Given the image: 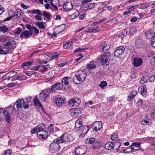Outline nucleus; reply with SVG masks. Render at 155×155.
Masks as SVG:
<instances>
[{
    "label": "nucleus",
    "instance_id": "obj_22",
    "mask_svg": "<svg viewBox=\"0 0 155 155\" xmlns=\"http://www.w3.org/2000/svg\"><path fill=\"white\" fill-rule=\"evenodd\" d=\"M150 140L152 142L150 146L151 150H154L155 149V138L150 137H147V140Z\"/></svg>",
    "mask_w": 155,
    "mask_h": 155
},
{
    "label": "nucleus",
    "instance_id": "obj_12",
    "mask_svg": "<svg viewBox=\"0 0 155 155\" xmlns=\"http://www.w3.org/2000/svg\"><path fill=\"white\" fill-rule=\"evenodd\" d=\"M63 86L61 83H56L51 86V91L53 93L56 90H61L63 89Z\"/></svg>",
    "mask_w": 155,
    "mask_h": 155
},
{
    "label": "nucleus",
    "instance_id": "obj_33",
    "mask_svg": "<svg viewBox=\"0 0 155 155\" xmlns=\"http://www.w3.org/2000/svg\"><path fill=\"white\" fill-rule=\"evenodd\" d=\"M101 145V143L98 141H96L94 143L92 147L94 149L98 148Z\"/></svg>",
    "mask_w": 155,
    "mask_h": 155
},
{
    "label": "nucleus",
    "instance_id": "obj_25",
    "mask_svg": "<svg viewBox=\"0 0 155 155\" xmlns=\"http://www.w3.org/2000/svg\"><path fill=\"white\" fill-rule=\"evenodd\" d=\"M42 134H39L38 133H37V135L40 138L42 139H45L47 138L48 137V133L47 132L44 131L43 132Z\"/></svg>",
    "mask_w": 155,
    "mask_h": 155
},
{
    "label": "nucleus",
    "instance_id": "obj_34",
    "mask_svg": "<svg viewBox=\"0 0 155 155\" xmlns=\"http://www.w3.org/2000/svg\"><path fill=\"white\" fill-rule=\"evenodd\" d=\"M8 29L6 27L5 25H4L3 26H0V31H2L5 33L8 31Z\"/></svg>",
    "mask_w": 155,
    "mask_h": 155
},
{
    "label": "nucleus",
    "instance_id": "obj_60",
    "mask_svg": "<svg viewBox=\"0 0 155 155\" xmlns=\"http://www.w3.org/2000/svg\"><path fill=\"white\" fill-rule=\"evenodd\" d=\"M155 54V52L154 51H151L148 53L147 54V57L148 58H150Z\"/></svg>",
    "mask_w": 155,
    "mask_h": 155
},
{
    "label": "nucleus",
    "instance_id": "obj_32",
    "mask_svg": "<svg viewBox=\"0 0 155 155\" xmlns=\"http://www.w3.org/2000/svg\"><path fill=\"white\" fill-rule=\"evenodd\" d=\"M143 41L139 38H137L135 41V44L136 47L140 48L142 46Z\"/></svg>",
    "mask_w": 155,
    "mask_h": 155
},
{
    "label": "nucleus",
    "instance_id": "obj_20",
    "mask_svg": "<svg viewBox=\"0 0 155 155\" xmlns=\"http://www.w3.org/2000/svg\"><path fill=\"white\" fill-rule=\"evenodd\" d=\"M63 8L67 11H70L73 8V6L71 2H66L63 5Z\"/></svg>",
    "mask_w": 155,
    "mask_h": 155
},
{
    "label": "nucleus",
    "instance_id": "obj_11",
    "mask_svg": "<svg viewBox=\"0 0 155 155\" xmlns=\"http://www.w3.org/2000/svg\"><path fill=\"white\" fill-rule=\"evenodd\" d=\"M92 129L97 132L100 130L102 128V124L101 121H97L94 123L92 126Z\"/></svg>",
    "mask_w": 155,
    "mask_h": 155
},
{
    "label": "nucleus",
    "instance_id": "obj_37",
    "mask_svg": "<svg viewBox=\"0 0 155 155\" xmlns=\"http://www.w3.org/2000/svg\"><path fill=\"white\" fill-rule=\"evenodd\" d=\"M36 24L39 28L41 29H45V27L44 25V22H43L37 21Z\"/></svg>",
    "mask_w": 155,
    "mask_h": 155
},
{
    "label": "nucleus",
    "instance_id": "obj_35",
    "mask_svg": "<svg viewBox=\"0 0 155 155\" xmlns=\"http://www.w3.org/2000/svg\"><path fill=\"white\" fill-rule=\"evenodd\" d=\"M73 42L70 41L66 43L63 46L64 48L67 49L71 47L73 45Z\"/></svg>",
    "mask_w": 155,
    "mask_h": 155
},
{
    "label": "nucleus",
    "instance_id": "obj_15",
    "mask_svg": "<svg viewBox=\"0 0 155 155\" xmlns=\"http://www.w3.org/2000/svg\"><path fill=\"white\" fill-rule=\"evenodd\" d=\"M86 151V149L80 147H77L75 149V152L76 155H84Z\"/></svg>",
    "mask_w": 155,
    "mask_h": 155
},
{
    "label": "nucleus",
    "instance_id": "obj_42",
    "mask_svg": "<svg viewBox=\"0 0 155 155\" xmlns=\"http://www.w3.org/2000/svg\"><path fill=\"white\" fill-rule=\"evenodd\" d=\"M136 28L135 27H131L129 30V33L131 35H133L136 32Z\"/></svg>",
    "mask_w": 155,
    "mask_h": 155
},
{
    "label": "nucleus",
    "instance_id": "obj_57",
    "mask_svg": "<svg viewBox=\"0 0 155 155\" xmlns=\"http://www.w3.org/2000/svg\"><path fill=\"white\" fill-rule=\"evenodd\" d=\"M140 145V142H135L132 143L131 146L136 147L137 148H138L139 149V147Z\"/></svg>",
    "mask_w": 155,
    "mask_h": 155
},
{
    "label": "nucleus",
    "instance_id": "obj_51",
    "mask_svg": "<svg viewBox=\"0 0 155 155\" xmlns=\"http://www.w3.org/2000/svg\"><path fill=\"white\" fill-rule=\"evenodd\" d=\"M107 84L106 81H103L101 82L99 86L101 88H104L107 86Z\"/></svg>",
    "mask_w": 155,
    "mask_h": 155
},
{
    "label": "nucleus",
    "instance_id": "obj_44",
    "mask_svg": "<svg viewBox=\"0 0 155 155\" xmlns=\"http://www.w3.org/2000/svg\"><path fill=\"white\" fill-rule=\"evenodd\" d=\"M10 78L15 76L17 74V72L14 71H11L8 73Z\"/></svg>",
    "mask_w": 155,
    "mask_h": 155
},
{
    "label": "nucleus",
    "instance_id": "obj_43",
    "mask_svg": "<svg viewBox=\"0 0 155 155\" xmlns=\"http://www.w3.org/2000/svg\"><path fill=\"white\" fill-rule=\"evenodd\" d=\"M34 103L35 105L37 106L40 107L41 106V104L39 101V99L37 97H35L34 100Z\"/></svg>",
    "mask_w": 155,
    "mask_h": 155
},
{
    "label": "nucleus",
    "instance_id": "obj_5",
    "mask_svg": "<svg viewBox=\"0 0 155 155\" xmlns=\"http://www.w3.org/2000/svg\"><path fill=\"white\" fill-rule=\"evenodd\" d=\"M25 104V101L22 99L18 100L14 104V110L15 111L20 110Z\"/></svg>",
    "mask_w": 155,
    "mask_h": 155
},
{
    "label": "nucleus",
    "instance_id": "obj_28",
    "mask_svg": "<svg viewBox=\"0 0 155 155\" xmlns=\"http://www.w3.org/2000/svg\"><path fill=\"white\" fill-rule=\"evenodd\" d=\"M14 110V107L10 106L9 107H7L6 108V110H4L3 111V114H5V113L8 114H11L13 112V110Z\"/></svg>",
    "mask_w": 155,
    "mask_h": 155
},
{
    "label": "nucleus",
    "instance_id": "obj_38",
    "mask_svg": "<svg viewBox=\"0 0 155 155\" xmlns=\"http://www.w3.org/2000/svg\"><path fill=\"white\" fill-rule=\"evenodd\" d=\"M62 135L60 137H58L56 139H55L54 140V142H56L58 143V144L59 143H64L63 141H62Z\"/></svg>",
    "mask_w": 155,
    "mask_h": 155
},
{
    "label": "nucleus",
    "instance_id": "obj_61",
    "mask_svg": "<svg viewBox=\"0 0 155 155\" xmlns=\"http://www.w3.org/2000/svg\"><path fill=\"white\" fill-rule=\"evenodd\" d=\"M39 15H36L35 16V18L36 20L41 21L42 20V17Z\"/></svg>",
    "mask_w": 155,
    "mask_h": 155
},
{
    "label": "nucleus",
    "instance_id": "obj_46",
    "mask_svg": "<svg viewBox=\"0 0 155 155\" xmlns=\"http://www.w3.org/2000/svg\"><path fill=\"white\" fill-rule=\"evenodd\" d=\"M18 83H17L12 82L8 84V86L9 87H12L19 85Z\"/></svg>",
    "mask_w": 155,
    "mask_h": 155
},
{
    "label": "nucleus",
    "instance_id": "obj_63",
    "mask_svg": "<svg viewBox=\"0 0 155 155\" xmlns=\"http://www.w3.org/2000/svg\"><path fill=\"white\" fill-rule=\"evenodd\" d=\"M53 0H51V5L55 8L56 10H58V8L57 7L56 5L55 4L53 3Z\"/></svg>",
    "mask_w": 155,
    "mask_h": 155
},
{
    "label": "nucleus",
    "instance_id": "obj_4",
    "mask_svg": "<svg viewBox=\"0 0 155 155\" xmlns=\"http://www.w3.org/2000/svg\"><path fill=\"white\" fill-rule=\"evenodd\" d=\"M51 90L50 88L45 89L41 92L40 94V99L44 101H45L49 97L51 92Z\"/></svg>",
    "mask_w": 155,
    "mask_h": 155
},
{
    "label": "nucleus",
    "instance_id": "obj_6",
    "mask_svg": "<svg viewBox=\"0 0 155 155\" xmlns=\"http://www.w3.org/2000/svg\"><path fill=\"white\" fill-rule=\"evenodd\" d=\"M60 149L59 144L56 142L51 143L49 146V151L51 153L58 151Z\"/></svg>",
    "mask_w": 155,
    "mask_h": 155
},
{
    "label": "nucleus",
    "instance_id": "obj_23",
    "mask_svg": "<svg viewBox=\"0 0 155 155\" xmlns=\"http://www.w3.org/2000/svg\"><path fill=\"white\" fill-rule=\"evenodd\" d=\"M31 98L32 97L31 96H29L26 98V101L25 103V104L23 105V107L25 109L28 108L29 105L31 106Z\"/></svg>",
    "mask_w": 155,
    "mask_h": 155
},
{
    "label": "nucleus",
    "instance_id": "obj_29",
    "mask_svg": "<svg viewBox=\"0 0 155 155\" xmlns=\"http://www.w3.org/2000/svg\"><path fill=\"white\" fill-rule=\"evenodd\" d=\"M28 13L33 14H37L39 15L42 16L41 11L39 9H33V10H29L28 11Z\"/></svg>",
    "mask_w": 155,
    "mask_h": 155
},
{
    "label": "nucleus",
    "instance_id": "obj_58",
    "mask_svg": "<svg viewBox=\"0 0 155 155\" xmlns=\"http://www.w3.org/2000/svg\"><path fill=\"white\" fill-rule=\"evenodd\" d=\"M54 125L53 124H51L48 127L49 131L51 133H53L54 131L53 128L52 127Z\"/></svg>",
    "mask_w": 155,
    "mask_h": 155
},
{
    "label": "nucleus",
    "instance_id": "obj_40",
    "mask_svg": "<svg viewBox=\"0 0 155 155\" xmlns=\"http://www.w3.org/2000/svg\"><path fill=\"white\" fill-rule=\"evenodd\" d=\"M21 14V10L18 9L16 10V12L14 13V17L15 16L17 17H19Z\"/></svg>",
    "mask_w": 155,
    "mask_h": 155
},
{
    "label": "nucleus",
    "instance_id": "obj_21",
    "mask_svg": "<svg viewBox=\"0 0 155 155\" xmlns=\"http://www.w3.org/2000/svg\"><path fill=\"white\" fill-rule=\"evenodd\" d=\"M138 90L139 93L143 96L145 95L147 92V88L145 85L140 86Z\"/></svg>",
    "mask_w": 155,
    "mask_h": 155
},
{
    "label": "nucleus",
    "instance_id": "obj_19",
    "mask_svg": "<svg viewBox=\"0 0 155 155\" xmlns=\"http://www.w3.org/2000/svg\"><path fill=\"white\" fill-rule=\"evenodd\" d=\"M100 47L102 48L103 51L105 52L110 48V45L107 42H104L100 45Z\"/></svg>",
    "mask_w": 155,
    "mask_h": 155
},
{
    "label": "nucleus",
    "instance_id": "obj_31",
    "mask_svg": "<svg viewBox=\"0 0 155 155\" xmlns=\"http://www.w3.org/2000/svg\"><path fill=\"white\" fill-rule=\"evenodd\" d=\"M63 101V99H62L60 97L57 98L55 100V103L58 106L61 105Z\"/></svg>",
    "mask_w": 155,
    "mask_h": 155
},
{
    "label": "nucleus",
    "instance_id": "obj_30",
    "mask_svg": "<svg viewBox=\"0 0 155 155\" xmlns=\"http://www.w3.org/2000/svg\"><path fill=\"white\" fill-rule=\"evenodd\" d=\"M154 33L155 32L153 31H148L146 34V37L147 38H151V39L153 38V36H154Z\"/></svg>",
    "mask_w": 155,
    "mask_h": 155
},
{
    "label": "nucleus",
    "instance_id": "obj_1",
    "mask_svg": "<svg viewBox=\"0 0 155 155\" xmlns=\"http://www.w3.org/2000/svg\"><path fill=\"white\" fill-rule=\"evenodd\" d=\"M0 41L4 43L8 49H14L16 47V42L12 37L7 35L0 36Z\"/></svg>",
    "mask_w": 155,
    "mask_h": 155
},
{
    "label": "nucleus",
    "instance_id": "obj_59",
    "mask_svg": "<svg viewBox=\"0 0 155 155\" xmlns=\"http://www.w3.org/2000/svg\"><path fill=\"white\" fill-rule=\"evenodd\" d=\"M3 79L4 80H7L8 81L10 80V77L8 73L4 75L3 77Z\"/></svg>",
    "mask_w": 155,
    "mask_h": 155
},
{
    "label": "nucleus",
    "instance_id": "obj_39",
    "mask_svg": "<svg viewBox=\"0 0 155 155\" xmlns=\"http://www.w3.org/2000/svg\"><path fill=\"white\" fill-rule=\"evenodd\" d=\"M100 30H101V28H100L99 27H97L96 28L89 29V31H88V32H96L99 31Z\"/></svg>",
    "mask_w": 155,
    "mask_h": 155
},
{
    "label": "nucleus",
    "instance_id": "obj_47",
    "mask_svg": "<svg viewBox=\"0 0 155 155\" xmlns=\"http://www.w3.org/2000/svg\"><path fill=\"white\" fill-rule=\"evenodd\" d=\"M147 82V79L145 77H143L140 81V83L141 84H144Z\"/></svg>",
    "mask_w": 155,
    "mask_h": 155
},
{
    "label": "nucleus",
    "instance_id": "obj_3",
    "mask_svg": "<svg viewBox=\"0 0 155 155\" xmlns=\"http://www.w3.org/2000/svg\"><path fill=\"white\" fill-rule=\"evenodd\" d=\"M112 58L111 54L109 52L106 53L102 55L99 56L97 58V60L102 65H109V60Z\"/></svg>",
    "mask_w": 155,
    "mask_h": 155
},
{
    "label": "nucleus",
    "instance_id": "obj_8",
    "mask_svg": "<svg viewBox=\"0 0 155 155\" xmlns=\"http://www.w3.org/2000/svg\"><path fill=\"white\" fill-rule=\"evenodd\" d=\"M45 128V125L44 124H41L35 127L34 128L30 131L31 134H34L36 132H40L44 131V130Z\"/></svg>",
    "mask_w": 155,
    "mask_h": 155
},
{
    "label": "nucleus",
    "instance_id": "obj_53",
    "mask_svg": "<svg viewBox=\"0 0 155 155\" xmlns=\"http://www.w3.org/2000/svg\"><path fill=\"white\" fill-rule=\"evenodd\" d=\"M10 114H7L6 113H5V114H4V115H5V119L6 121L7 122H9V120L10 119Z\"/></svg>",
    "mask_w": 155,
    "mask_h": 155
},
{
    "label": "nucleus",
    "instance_id": "obj_36",
    "mask_svg": "<svg viewBox=\"0 0 155 155\" xmlns=\"http://www.w3.org/2000/svg\"><path fill=\"white\" fill-rule=\"evenodd\" d=\"M141 123L143 125H149L151 124V122L147 120H143L141 121Z\"/></svg>",
    "mask_w": 155,
    "mask_h": 155
},
{
    "label": "nucleus",
    "instance_id": "obj_62",
    "mask_svg": "<svg viewBox=\"0 0 155 155\" xmlns=\"http://www.w3.org/2000/svg\"><path fill=\"white\" fill-rule=\"evenodd\" d=\"M33 26H32L30 25H27L26 27L29 30V32H32V29Z\"/></svg>",
    "mask_w": 155,
    "mask_h": 155
},
{
    "label": "nucleus",
    "instance_id": "obj_41",
    "mask_svg": "<svg viewBox=\"0 0 155 155\" xmlns=\"http://www.w3.org/2000/svg\"><path fill=\"white\" fill-rule=\"evenodd\" d=\"M62 140H63V141L64 142H66L67 141H68V134H62Z\"/></svg>",
    "mask_w": 155,
    "mask_h": 155
},
{
    "label": "nucleus",
    "instance_id": "obj_56",
    "mask_svg": "<svg viewBox=\"0 0 155 155\" xmlns=\"http://www.w3.org/2000/svg\"><path fill=\"white\" fill-rule=\"evenodd\" d=\"M128 32L127 30L126 29L124 30L121 32V35L122 38H123L127 35V33Z\"/></svg>",
    "mask_w": 155,
    "mask_h": 155
},
{
    "label": "nucleus",
    "instance_id": "obj_17",
    "mask_svg": "<svg viewBox=\"0 0 155 155\" xmlns=\"http://www.w3.org/2000/svg\"><path fill=\"white\" fill-rule=\"evenodd\" d=\"M114 143L113 142H109L107 143L105 145V147L107 150H111L115 148V149H117L118 148L116 147V145L114 144Z\"/></svg>",
    "mask_w": 155,
    "mask_h": 155
},
{
    "label": "nucleus",
    "instance_id": "obj_50",
    "mask_svg": "<svg viewBox=\"0 0 155 155\" xmlns=\"http://www.w3.org/2000/svg\"><path fill=\"white\" fill-rule=\"evenodd\" d=\"M17 79L20 81H22L26 79L27 77L25 76H17Z\"/></svg>",
    "mask_w": 155,
    "mask_h": 155
},
{
    "label": "nucleus",
    "instance_id": "obj_2",
    "mask_svg": "<svg viewBox=\"0 0 155 155\" xmlns=\"http://www.w3.org/2000/svg\"><path fill=\"white\" fill-rule=\"evenodd\" d=\"M87 76L86 72L82 70L77 72L75 76L73 78V81L76 84H78L79 82H83Z\"/></svg>",
    "mask_w": 155,
    "mask_h": 155
},
{
    "label": "nucleus",
    "instance_id": "obj_27",
    "mask_svg": "<svg viewBox=\"0 0 155 155\" xmlns=\"http://www.w3.org/2000/svg\"><path fill=\"white\" fill-rule=\"evenodd\" d=\"M71 78L68 77H65L62 80V86L64 85H68L69 84L70 79Z\"/></svg>",
    "mask_w": 155,
    "mask_h": 155
},
{
    "label": "nucleus",
    "instance_id": "obj_49",
    "mask_svg": "<svg viewBox=\"0 0 155 155\" xmlns=\"http://www.w3.org/2000/svg\"><path fill=\"white\" fill-rule=\"evenodd\" d=\"M151 45L154 48H155V31L154 34V36H153V38L151 40Z\"/></svg>",
    "mask_w": 155,
    "mask_h": 155
},
{
    "label": "nucleus",
    "instance_id": "obj_48",
    "mask_svg": "<svg viewBox=\"0 0 155 155\" xmlns=\"http://www.w3.org/2000/svg\"><path fill=\"white\" fill-rule=\"evenodd\" d=\"M95 6L94 3H88V10L91 9L93 8Z\"/></svg>",
    "mask_w": 155,
    "mask_h": 155
},
{
    "label": "nucleus",
    "instance_id": "obj_64",
    "mask_svg": "<svg viewBox=\"0 0 155 155\" xmlns=\"http://www.w3.org/2000/svg\"><path fill=\"white\" fill-rule=\"evenodd\" d=\"M150 62L152 65L155 66V56L152 58L150 60Z\"/></svg>",
    "mask_w": 155,
    "mask_h": 155
},
{
    "label": "nucleus",
    "instance_id": "obj_18",
    "mask_svg": "<svg viewBox=\"0 0 155 155\" xmlns=\"http://www.w3.org/2000/svg\"><path fill=\"white\" fill-rule=\"evenodd\" d=\"M9 50L4 43L3 46H0V54H5L9 52Z\"/></svg>",
    "mask_w": 155,
    "mask_h": 155
},
{
    "label": "nucleus",
    "instance_id": "obj_16",
    "mask_svg": "<svg viewBox=\"0 0 155 155\" xmlns=\"http://www.w3.org/2000/svg\"><path fill=\"white\" fill-rule=\"evenodd\" d=\"M33 34V32H31L28 30L23 31L20 35L21 38H29L30 36H31Z\"/></svg>",
    "mask_w": 155,
    "mask_h": 155
},
{
    "label": "nucleus",
    "instance_id": "obj_55",
    "mask_svg": "<svg viewBox=\"0 0 155 155\" xmlns=\"http://www.w3.org/2000/svg\"><path fill=\"white\" fill-rule=\"evenodd\" d=\"M75 127L76 128H80L81 127V129H83V128H84V126H81V125L78 124V122H75Z\"/></svg>",
    "mask_w": 155,
    "mask_h": 155
},
{
    "label": "nucleus",
    "instance_id": "obj_24",
    "mask_svg": "<svg viewBox=\"0 0 155 155\" xmlns=\"http://www.w3.org/2000/svg\"><path fill=\"white\" fill-rule=\"evenodd\" d=\"M137 91H132L129 94L128 97V101H130L133 100L137 95Z\"/></svg>",
    "mask_w": 155,
    "mask_h": 155
},
{
    "label": "nucleus",
    "instance_id": "obj_14",
    "mask_svg": "<svg viewBox=\"0 0 155 155\" xmlns=\"http://www.w3.org/2000/svg\"><path fill=\"white\" fill-rule=\"evenodd\" d=\"M81 111V109L80 108H76L71 109L70 112L71 113V115L76 117L79 115Z\"/></svg>",
    "mask_w": 155,
    "mask_h": 155
},
{
    "label": "nucleus",
    "instance_id": "obj_54",
    "mask_svg": "<svg viewBox=\"0 0 155 155\" xmlns=\"http://www.w3.org/2000/svg\"><path fill=\"white\" fill-rule=\"evenodd\" d=\"M22 31V29L21 27H18L16 29V31L15 32V35H18Z\"/></svg>",
    "mask_w": 155,
    "mask_h": 155
},
{
    "label": "nucleus",
    "instance_id": "obj_13",
    "mask_svg": "<svg viewBox=\"0 0 155 155\" xmlns=\"http://www.w3.org/2000/svg\"><path fill=\"white\" fill-rule=\"evenodd\" d=\"M98 64V62L95 61H91L90 64H88V69L92 73L93 70L96 68Z\"/></svg>",
    "mask_w": 155,
    "mask_h": 155
},
{
    "label": "nucleus",
    "instance_id": "obj_45",
    "mask_svg": "<svg viewBox=\"0 0 155 155\" xmlns=\"http://www.w3.org/2000/svg\"><path fill=\"white\" fill-rule=\"evenodd\" d=\"M95 141V139L93 137L88 138V143L89 144H93Z\"/></svg>",
    "mask_w": 155,
    "mask_h": 155
},
{
    "label": "nucleus",
    "instance_id": "obj_26",
    "mask_svg": "<svg viewBox=\"0 0 155 155\" xmlns=\"http://www.w3.org/2000/svg\"><path fill=\"white\" fill-rule=\"evenodd\" d=\"M43 15L44 16V19L47 21H48L50 20V17H51V15L49 14L48 12H47L44 11L43 13Z\"/></svg>",
    "mask_w": 155,
    "mask_h": 155
},
{
    "label": "nucleus",
    "instance_id": "obj_10",
    "mask_svg": "<svg viewBox=\"0 0 155 155\" xmlns=\"http://www.w3.org/2000/svg\"><path fill=\"white\" fill-rule=\"evenodd\" d=\"M143 63V59L140 58L135 57L133 60V64L135 67L140 66Z\"/></svg>",
    "mask_w": 155,
    "mask_h": 155
},
{
    "label": "nucleus",
    "instance_id": "obj_9",
    "mask_svg": "<svg viewBox=\"0 0 155 155\" xmlns=\"http://www.w3.org/2000/svg\"><path fill=\"white\" fill-rule=\"evenodd\" d=\"M81 103L80 100L78 98H75L70 99L68 104L71 107L77 106Z\"/></svg>",
    "mask_w": 155,
    "mask_h": 155
},
{
    "label": "nucleus",
    "instance_id": "obj_7",
    "mask_svg": "<svg viewBox=\"0 0 155 155\" xmlns=\"http://www.w3.org/2000/svg\"><path fill=\"white\" fill-rule=\"evenodd\" d=\"M125 48L122 46L117 47L114 52V55L117 58H120V56L124 52Z\"/></svg>",
    "mask_w": 155,
    "mask_h": 155
},
{
    "label": "nucleus",
    "instance_id": "obj_52",
    "mask_svg": "<svg viewBox=\"0 0 155 155\" xmlns=\"http://www.w3.org/2000/svg\"><path fill=\"white\" fill-rule=\"evenodd\" d=\"M111 139L112 140H117V134H114L111 136Z\"/></svg>",
    "mask_w": 155,
    "mask_h": 155
}]
</instances>
